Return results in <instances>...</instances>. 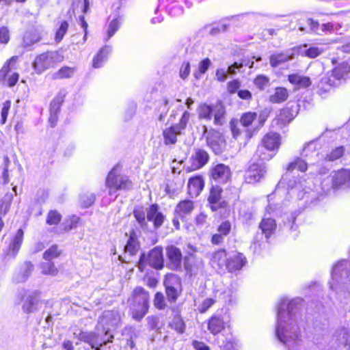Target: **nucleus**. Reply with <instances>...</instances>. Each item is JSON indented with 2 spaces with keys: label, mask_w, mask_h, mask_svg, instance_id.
Returning a JSON list of instances; mask_svg holds the SVG:
<instances>
[{
  "label": "nucleus",
  "mask_w": 350,
  "mask_h": 350,
  "mask_svg": "<svg viewBox=\"0 0 350 350\" xmlns=\"http://www.w3.org/2000/svg\"><path fill=\"white\" fill-rule=\"evenodd\" d=\"M303 300L297 298L291 301L283 299L278 307V323L275 334L278 339L286 346L288 350L298 348L303 345L296 312Z\"/></svg>",
  "instance_id": "1"
},
{
  "label": "nucleus",
  "mask_w": 350,
  "mask_h": 350,
  "mask_svg": "<svg viewBox=\"0 0 350 350\" xmlns=\"http://www.w3.org/2000/svg\"><path fill=\"white\" fill-rule=\"evenodd\" d=\"M288 193L298 200H304L306 204H313L321 200L327 194L329 189L323 188L320 192L313 183L302 178L290 181L288 184Z\"/></svg>",
  "instance_id": "2"
},
{
  "label": "nucleus",
  "mask_w": 350,
  "mask_h": 350,
  "mask_svg": "<svg viewBox=\"0 0 350 350\" xmlns=\"http://www.w3.org/2000/svg\"><path fill=\"white\" fill-rule=\"evenodd\" d=\"M329 286L339 297H345L346 293L350 291V263L349 261L342 260L334 266Z\"/></svg>",
  "instance_id": "3"
},
{
  "label": "nucleus",
  "mask_w": 350,
  "mask_h": 350,
  "mask_svg": "<svg viewBox=\"0 0 350 350\" xmlns=\"http://www.w3.org/2000/svg\"><path fill=\"white\" fill-rule=\"evenodd\" d=\"M116 165L109 172L106 178L105 186L109 189V196L117 197L118 190H130L133 189V183L129 177L118 174Z\"/></svg>",
  "instance_id": "4"
},
{
  "label": "nucleus",
  "mask_w": 350,
  "mask_h": 350,
  "mask_svg": "<svg viewBox=\"0 0 350 350\" xmlns=\"http://www.w3.org/2000/svg\"><path fill=\"white\" fill-rule=\"evenodd\" d=\"M349 74L350 66L347 62H343L332 70L330 77L321 78L319 88L325 92H328L332 88L338 85L342 79H347Z\"/></svg>",
  "instance_id": "5"
},
{
  "label": "nucleus",
  "mask_w": 350,
  "mask_h": 350,
  "mask_svg": "<svg viewBox=\"0 0 350 350\" xmlns=\"http://www.w3.org/2000/svg\"><path fill=\"white\" fill-rule=\"evenodd\" d=\"M64 57L57 51H48L38 55L33 63V67L38 73L54 66L57 63L62 62Z\"/></svg>",
  "instance_id": "6"
},
{
  "label": "nucleus",
  "mask_w": 350,
  "mask_h": 350,
  "mask_svg": "<svg viewBox=\"0 0 350 350\" xmlns=\"http://www.w3.org/2000/svg\"><path fill=\"white\" fill-rule=\"evenodd\" d=\"M146 263L156 269L163 268L164 260L161 247L157 246L154 247L149 252L147 256L144 254L141 255L138 262V267L142 271H143L144 265Z\"/></svg>",
  "instance_id": "7"
},
{
  "label": "nucleus",
  "mask_w": 350,
  "mask_h": 350,
  "mask_svg": "<svg viewBox=\"0 0 350 350\" xmlns=\"http://www.w3.org/2000/svg\"><path fill=\"white\" fill-rule=\"evenodd\" d=\"M202 137L206 139V144L216 154L222 152L224 139L221 134L214 129L208 130L206 126L202 127Z\"/></svg>",
  "instance_id": "8"
},
{
  "label": "nucleus",
  "mask_w": 350,
  "mask_h": 350,
  "mask_svg": "<svg viewBox=\"0 0 350 350\" xmlns=\"http://www.w3.org/2000/svg\"><path fill=\"white\" fill-rule=\"evenodd\" d=\"M209 161L208 152L202 148H196L189 157L187 170L189 172L195 171L203 167Z\"/></svg>",
  "instance_id": "9"
},
{
  "label": "nucleus",
  "mask_w": 350,
  "mask_h": 350,
  "mask_svg": "<svg viewBox=\"0 0 350 350\" xmlns=\"http://www.w3.org/2000/svg\"><path fill=\"white\" fill-rule=\"evenodd\" d=\"M167 262L166 267L171 270L177 271L181 269L183 260L180 250L174 245L166 247Z\"/></svg>",
  "instance_id": "10"
},
{
  "label": "nucleus",
  "mask_w": 350,
  "mask_h": 350,
  "mask_svg": "<svg viewBox=\"0 0 350 350\" xmlns=\"http://www.w3.org/2000/svg\"><path fill=\"white\" fill-rule=\"evenodd\" d=\"M120 320V314L118 310H106L99 317L98 323L102 325L104 329H106L105 335H107L110 327L118 326Z\"/></svg>",
  "instance_id": "11"
},
{
  "label": "nucleus",
  "mask_w": 350,
  "mask_h": 350,
  "mask_svg": "<svg viewBox=\"0 0 350 350\" xmlns=\"http://www.w3.org/2000/svg\"><path fill=\"white\" fill-rule=\"evenodd\" d=\"M113 338L112 335H110L109 338L107 340L103 339L95 332H81L79 335V339L81 341L88 343L91 345L92 348L99 350V347L105 345L107 342H111V339Z\"/></svg>",
  "instance_id": "12"
},
{
  "label": "nucleus",
  "mask_w": 350,
  "mask_h": 350,
  "mask_svg": "<svg viewBox=\"0 0 350 350\" xmlns=\"http://www.w3.org/2000/svg\"><path fill=\"white\" fill-rule=\"evenodd\" d=\"M267 170L263 163H253L245 174V180L250 184L259 182L265 176Z\"/></svg>",
  "instance_id": "13"
},
{
  "label": "nucleus",
  "mask_w": 350,
  "mask_h": 350,
  "mask_svg": "<svg viewBox=\"0 0 350 350\" xmlns=\"http://www.w3.org/2000/svg\"><path fill=\"white\" fill-rule=\"evenodd\" d=\"M41 304L40 293L33 291L29 293L25 298L22 306L24 312L29 314L38 310Z\"/></svg>",
  "instance_id": "14"
},
{
  "label": "nucleus",
  "mask_w": 350,
  "mask_h": 350,
  "mask_svg": "<svg viewBox=\"0 0 350 350\" xmlns=\"http://www.w3.org/2000/svg\"><path fill=\"white\" fill-rule=\"evenodd\" d=\"M211 265L217 272H223L227 269L228 257L225 250H219L214 252L211 258Z\"/></svg>",
  "instance_id": "15"
},
{
  "label": "nucleus",
  "mask_w": 350,
  "mask_h": 350,
  "mask_svg": "<svg viewBox=\"0 0 350 350\" xmlns=\"http://www.w3.org/2000/svg\"><path fill=\"white\" fill-rule=\"evenodd\" d=\"M296 57L295 48L284 52L275 53L270 55L269 64L272 68H276L283 63L293 59Z\"/></svg>",
  "instance_id": "16"
},
{
  "label": "nucleus",
  "mask_w": 350,
  "mask_h": 350,
  "mask_svg": "<svg viewBox=\"0 0 350 350\" xmlns=\"http://www.w3.org/2000/svg\"><path fill=\"white\" fill-rule=\"evenodd\" d=\"M231 175L228 166L224 164H217L211 170V176L213 180L219 183H226Z\"/></svg>",
  "instance_id": "17"
},
{
  "label": "nucleus",
  "mask_w": 350,
  "mask_h": 350,
  "mask_svg": "<svg viewBox=\"0 0 350 350\" xmlns=\"http://www.w3.org/2000/svg\"><path fill=\"white\" fill-rule=\"evenodd\" d=\"M247 263L245 256L239 252H234L228 256L227 270L234 272L241 270Z\"/></svg>",
  "instance_id": "18"
},
{
  "label": "nucleus",
  "mask_w": 350,
  "mask_h": 350,
  "mask_svg": "<svg viewBox=\"0 0 350 350\" xmlns=\"http://www.w3.org/2000/svg\"><path fill=\"white\" fill-rule=\"evenodd\" d=\"M332 340L336 347H345L350 349V332L348 329L342 327L336 330L333 335Z\"/></svg>",
  "instance_id": "19"
},
{
  "label": "nucleus",
  "mask_w": 350,
  "mask_h": 350,
  "mask_svg": "<svg viewBox=\"0 0 350 350\" xmlns=\"http://www.w3.org/2000/svg\"><path fill=\"white\" fill-rule=\"evenodd\" d=\"M185 269L190 275H196L203 269V262L200 258L194 255H189L184 259Z\"/></svg>",
  "instance_id": "20"
},
{
  "label": "nucleus",
  "mask_w": 350,
  "mask_h": 350,
  "mask_svg": "<svg viewBox=\"0 0 350 350\" xmlns=\"http://www.w3.org/2000/svg\"><path fill=\"white\" fill-rule=\"evenodd\" d=\"M332 187H340L342 185H347L350 183V170L342 168L332 173Z\"/></svg>",
  "instance_id": "21"
},
{
  "label": "nucleus",
  "mask_w": 350,
  "mask_h": 350,
  "mask_svg": "<svg viewBox=\"0 0 350 350\" xmlns=\"http://www.w3.org/2000/svg\"><path fill=\"white\" fill-rule=\"evenodd\" d=\"M226 325L224 317L219 314L212 315L207 320V329L213 335L220 333L225 328Z\"/></svg>",
  "instance_id": "22"
},
{
  "label": "nucleus",
  "mask_w": 350,
  "mask_h": 350,
  "mask_svg": "<svg viewBox=\"0 0 350 350\" xmlns=\"http://www.w3.org/2000/svg\"><path fill=\"white\" fill-rule=\"evenodd\" d=\"M147 220L153 222L155 228H160L165 220L163 214L159 211V206L157 204L150 205L146 209Z\"/></svg>",
  "instance_id": "23"
},
{
  "label": "nucleus",
  "mask_w": 350,
  "mask_h": 350,
  "mask_svg": "<svg viewBox=\"0 0 350 350\" xmlns=\"http://www.w3.org/2000/svg\"><path fill=\"white\" fill-rule=\"evenodd\" d=\"M221 192L222 189L219 186H213L210 191L208 201L213 211H217L225 206V202L221 200Z\"/></svg>",
  "instance_id": "24"
},
{
  "label": "nucleus",
  "mask_w": 350,
  "mask_h": 350,
  "mask_svg": "<svg viewBox=\"0 0 350 350\" xmlns=\"http://www.w3.org/2000/svg\"><path fill=\"white\" fill-rule=\"evenodd\" d=\"M150 295L148 291L142 287H136L133 290L131 297L128 299V304H149Z\"/></svg>",
  "instance_id": "25"
},
{
  "label": "nucleus",
  "mask_w": 350,
  "mask_h": 350,
  "mask_svg": "<svg viewBox=\"0 0 350 350\" xmlns=\"http://www.w3.org/2000/svg\"><path fill=\"white\" fill-rule=\"evenodd\" d=\"M194 208L193 201L185 200L180 201L174 208V213L177 217L183 219L189 215Z\"/></svg>",
  "instance_id": "26"
},
{
  "label": "nucleus",
  "mask_w": 350,
  "mask_h": 350,
  "mask_svg": "<svg viewBox=\"0 0 350 350\" xmlns=\"http://www.w3.org/2000/svg\"><path fill=\"white\" fill-rule=\"evenodd\" d=\"M256 113L247 112L243 114L239 121L245 128V136L247 139H250L254 135V131L249 129L248 126L252 125L253 122L256 119Z\"/></svg>",
  "instance_id": "27"
},
{
  "label": "nucleus",
  "mask_w": 350,
  "mask_h": 350,
  "mask_svg": "<svg viewBox=\"0 0 350 350\" xmlns=\"http://www.w3.org/2000/svg\"><path fill=\"white\" fill-rule=\"evenodd\" d=\"M129 306L132 318L138 322L143 319L149 308V304H130Z\"/></svg>",
  "instance_id": "28"
},
{
  "label": "nucleus",
  "mask_w": 350,
  "mask_h": 350,
  "mask_svg": "<svg viewBox=\"0 0 350 350\" xmlns=\"http://www.w3.org/2000/svg\"><path fill=\"white\" fill-rule=\"evenodd\" d=\"M204 186V180L201 176L189 178L188 182V193L191 197H197Z\"/></svg>",
  "instance_id": "29"
},
{
  "label": "nucleus",
  "mask_w": 350,
  "mask_h": 350,
  "mask_svg": "<svg viewBox=\"0 0 350 350\" xmlns=\"http://www.w3.org/2000/svg\"><path fill=\"white\" fill-rule=\"evenodd\" d=\"M261 144L271 151L278 149L280 145V135L276 133H269L262 138Z\"/></svg>",
  "instance_id": "30"
},
{
  "label": "nucleus",
  "mask_w": 350,
  "mask_h": 350,
  "mask_svg": "<svg viewBox=\"0 0 350 350\" xmlns=\"http://www.w3.org/2000/svg\"><path fill=\"white\" fill-rule=\"evenodd\" d=\"M33 269V265L30 262H25L21 267L19 271L14 275V281L16 283H21L25 282L30 276Z\"/></svg>",
  "instance_id": "31"
},
{
  "label": "nucleus",
  "mask_w": 350,
  "mask_h": 350,
  "mask_svg": "<svg viewBox=\"0 0 350 350\" xmlns=\"http://www.w3.org/2000/svg\"><path fill=\"white\" fill-rule=\"evenodd\" d=\"M111 53V47L106 45L101 48L92 60V66L94 68H98L103 66L104 62L107 60L108 55Z\"/></svg>",
  "instance_id": "32"
},
{
  "label": "nucleus",
  "mask_w": 350,
  "mask_h": 350,
  "mask_svg": "<svg viewBox=\"0 0 350 350\" xmlns=\"http://www.w3.org/2000/svg\"><path fill=\"white\" fill-rule=\"evenodd\" d=\"M23 230L22 229H18L12 240L11 243L9 245L10 252L8 254L12 255L13 258H15L16 254H18L21 245L22 244L23 240Z\"/></svg>",
  "instance_id": "33"
},
{
  "label": "nucleus",
  "mask_w": 350,
  "mask_h": 350,
  "mask_svg": "<svg viewBox=\"0 0 350 350\" xmlns=\"http://www.w3.org/2000/svg\"><path fill=\"white\" fill-rule=\"evenodd\" d=\"M306 46L307 45L305 44L303 47L295 48V50L296 51V56L301 55L310 58H315L321 55L323 51L322 48H319L318 46H310L308 49H306Z\"/></svg>",
  "instance_id": "34"
},
{
  "label": "nucleus",
  "mask_w": 350,
  "mask_h": 350,
  "mask_svg": "<svg viewBox=\"0 0 350 350\" xmlns=\"http://www.w3.org/2000/svg\"><path fill=\"white\" fill-rule=\"evenodd\" d=\"M180 134L181 131L175 126L165 129L163 133L165 144H175L177 141V135Z\"/></svg>",
  "instance_id": "35"
},
{
  "label": "nucleus",
  "mask_w": 350,
  "mask_h": 350,
  "mask_svg": "<svg viewBox=\"0 0 350 350\" xmlns=\"http://www.w3.org/2000/svg\"><path fill=\"white\" fill-rule=\"evenodd\" d=\"M140 247L139 243L134 232H131L130 237L124 247V252L131 256H134L139 251Z\"/></svg>",
  "instance_id": "36"
},
{
  "label": "nucleus",
  "mask_w": 350,
  "mask_h": 350,
  "mask_svg": "<svg viewBox=\"0 0 350 350\" xmlns=\"http://www.w3.org/2000/svg\"><path fill=\"white\" fill-rule=\"evenodd\" d=\"M214 124L216 125H222L224 122L226 110L224 105L221 102H217L213 105Z\"/></svg>",
  "instance_id": "37"
},
{
  "label": "nucleus",
  "mask_w": 350,
  "mask_h": 350,
  "mask_svg": "<svg viewBox=\"0 0 350 350\" xmlns=\"http://www.w3.org/2000/svg\"><path fill=\"white\" fill-rule=\"evenodd\" d=\"M260 228L265 237L268 239L276 228L275 221L271 218L263 219L260 224Z\"/></svg>",
  "instance_id": "38"
},
{
  "label": "nucleus",
  "mask_w": 350,
  "mask_h": 350,
  "mask_svg": "<svg viewBox=\"0 0 350 350\" xmlns=\"http://www.w3.org/2000/svg\"><path fill=\"white\" fill-rule=\"evenodd\" d=\"M288 81L291 83L297 85L298 88H306L309 87L311 84L309 77L301 76L297 74L288 75Z\"/></svg>",
  "instance_id": "39"
},
{
  "label": "nucleus",
  "mask_w": 350,
  "mask_h": 350,
  "mask_svg": "<svg viewBox=\"0 0 350 350\" xmlns=\"http://www.w3.org/2000/svg\"><path fill=\"white\" fill-rule=\"evenodd\" d=\"M319 153L316 150L314 142H310L303 148L301 154L302 158H304L307 162H312L313 158L317 157Z\"/></svg>",
  "instance_id": "40"
},
{
  "label": "nucleus",
  "mask_w": 350,
  "mask_h": 350,
  "mask_svg": "<svg viewBox=\"0 0 350 350\" xmlns=\"http://www.w3.org/2000/svg\"><path fill=\"white\" fill-rule=\"evenodd\" d=\"M308 162L301 158H296L293 161L288 163L286 167V170L292 172L295 169H297L301 172H304L307 170Z\"/></svg>",
  "instance_id": "41"
},
{
  "label": "nucleus",
  "mask_w": 350,
  "mask_h": 350,
  "mask_svg": "<svg viewBox=\"0 0 350 350\" xmlns=\"http://www.w3.org/2000/svg\"><path fill=\"white\" fill-rule=\"evenodd\" d=\"M288 97V91L284 88H277L273 95L270 96V100L274 103L285 101Z\"/></svg>",
  "instance_id": "42"
},
{
  "label": "nucleus",
  "mask_w": 350,
  "mask_h": 350,
  "mask_svg": "<svg viewBox=\"0 0 350 350\" xmlns=\"http://www.w3.org/2000/svg\"><path fill=\"white\" fill-rule=\"evenodd\" d=\"M165 288H180L181 282L180 278L174 273H168L164 279Z\"/></svg>",
  "instance_id": "43"
},
{
  "label": "nucleus",
  "mask_w": 350,
  "mask_h": 350,
  "mask_svg": "<svg viewBox=\"0 0 350 350\" xmlns=\"http://www.w3.org/2000/svg\"><path fill=\"white\" fill-rule=\"evenodd\" d=\"M213 112V105L207 104H201L198 108V116L200 119L211 120L212 119Z\"/></svg>",
  "instance_id": "44"
},
{
  "label": "nucleus",
  "mask_w": 350,
  "mask_h": 350,
  "mask_svg": "<svg viewBox=\"0 0 350 350\" xmlns=\"http://www.w3.org/2000/svg\"><path fill=\"white\" fill-rule=\"evenodd\" d=\"M256 155L260 161H269L272 159L274 156V154L271 150H268V148L265 147V146L260 144L256 151Z\"/></svg>",
  "instance_id": "45"
},
{
  "label": "nucleus",
  "mask_w": 350,
  "mask_h": 350,
  "mask_svg": "<svg viewBox=\"0 0 350 350\" xmlns=\"http://www.w3.org/2000/svg\"><path fill=\"white\" fill-rule=\"evenodd\" d=\"M75 72V68L64 66L53 75V78L56 79L70 78L73 76Z\"/></svg>",
  "instance_id": "46"
},
{
  "label": "nucleus",
  "mask_w": 350,
  "mask_h": 350,
  "mask_svg": "<svg viewBox=\"0 0 350 350\" xmlns=\"http://www.w3.org/2000/svg\"><path fill=\"white\" fill-rule=\"evenodd\" d=\"M42 273L55 276L58 273V269L55 267L54 263L50 260L40 264Z\"/></svg>",
  "instance_id": "47"
},
{
  "label": "nucleus",
  "mask_w": 350,
  "mask_h": 350,
  "mask_svg": "<svg viewBox=\"0 0 350 350\" xmlns=\"http://www.w3.org/2000/svg\"><path fill=\"white\" fill-rule=\"evenodd\" d=\"M230 124L232 136L235 139H237L243 133H245L244 126L237 120H231Z\"/></svg>",
  "instance_id": "48"
},
{
  "label": "nucleus",
  "mask_w": 350,
  "mask_h": 350,
  "mask_svg": "<svg viewBox=\"0 0 350 350\" xmlns=\"http://www.w3.org/2000/svg\"><path fill=\"white\" fill-rule=\"evenodd\" d=\"M170 326L172 329H175L177 332L183 334L185 331V323L180 315L174 317Z\"/></svg>",
  "instance_id": "49"
},
{
  "label": "nucleus",
  "mask_w": 350,
  "mask_h": 350,
  "mask_svg": "<svg viewBox=\"0 0 350 350\" xmlns=\"http://www.w3.org/2000/svg\"><path fill=\"white\" fill-rule=\"evenodd\" d=\"M254 84L256 88L262 91L269 86V78L263 75H258L254 80Z\"/></svg>",
  "instance_id": "50"
},
{
  "label": "nucleus",
  "mask_w": 350,
  "mask_h": 350,
  "mask_svg": "<svg viewBox=\"0 0 350 350\" xmlns=\"http://www.w3.org/2000/svg\"><path fill=\"white\" fill-rule=\"evenodd\" d=\"M211 64V62L208 58L202 60L198 64V70L193 73L195 78L197 79H200L207 71Z\"/></svg>",
  "instance_id": "51"
},
{
  "label": "nucleus",
  "mask_w": 350,
  "mask_h": 350,
  "mask_svg": "<svg viewBox=\"0 0 350 350\" xmlns=\"http://www.w3.org/2000/svg\"><path fill=\"white\" fill-rule=\"evenodd\" d=\"M239 347V340L233 336L227 338L220 345L221 350H237Z\"/></svg>",
  "instance_id": "52"
},
{
  "label": "nucleus",
  "mask_w": 350,
  "mask_h": 350,
  "mask_svg": "<svg viewBox=\"0 0 350 350\" xmlns=\"http://www.w3.org/2000/svg\"><path fill=\"white\" fill-rule=\"evenodd\" d=\"M345 151V149L344 146L337 147L326 155L325 160L329 161H336L344 155Z\"/></svg>",
  "instance_id": "53"
},
{
  "label": "nucleus",
  "mask_w": 350,
  "mask_h": 350,
  "mask_svg": "<svg viewBox=\"0 0 350 350\" xmlns=\"http://www.w3.org/2000/svg\"><path fill=\"white\" fill-rule=\"evenodd\" d=\"M40 40L39 35L36 32H27L23 38V44L25 46H30Z\"/></svg>",
  "instance_id": "54"
},
{
  "label": "nucleus",
  "mask_w": 350,
  "mask_h": 350,
  "mask_svg": "<svg viewBox=\"0 0 350 350\" xmlns=\"http://www.w3.org/2000/svg\"><path fill=\"white\" fill-rule=\"evenodd\" d=\"M133 215L142 227L147 226V213H146L142 208H139L135 209Z\"/></svg>",
  "instance_id": "55"
},
{
  "label": "nucleus",
  "mask_w": 350,
  "mask_h": 350,
  "mask_svg": "<svg viewBox=\"0 0 350 350\" xmlns=\"http://www.w3.org/2000/svg\"><path fill=\"white\" fill-rule=\"evenodd\" d=\"M176 1L178 0H172V2L167 5V11L172 16H178L183 13V8L180 5L174 3Z\"/></svg>",
  "instance_id": "56"
},
{
  "label": "nucleus",
  "mask_w": 350,
  "mask_h": 350,
  "mask_svg": "<svg viewBox=\"0 0 350 350\" xmlns=\"http://www.w3.org/2000/svg\"><path fill=\"white\" fill-rule=\"evenodd\" d=\"M64 98V94L59 93L51 103L50 111L59 113Z\"/></svg>",
  "instance_id": "57"
},
{
  "label": "nucleus",
  "mask_w": 350,
  "mask_h": 350,
  "mask_svg": "<svg viewBox=\"0 0 350 350\" xmlns=\"http://www.w3.org/2000/svg\"><path fill=\"white\" fill-rule=\"evenodd\" d=\"M61 252L58 250L57 245H52L43 254V258L46 260H50L53 258H57L60 255Z\"/></svg>",
  "instance_id": "58"
},
{
  "label": "nucleus",
  "mask_w": 350,
  "mask_h": 350,
  "mask_svg": "<svg viewBox=\"0 0 350 350\" xmlns=\"http://www.w3.org/2000/svg\"><path fill=\"white\" fill-rule=\"evenodd\" d=\"M61 219L62 215L57 211H50L47 215L46 223L49 225H56Z\"/></svg>",
  "instance_id": "59"
},
{
  "label": "nucleus",
  "mask_w": 350,
  "mask_h": 350,
  "mask_svg": "<svg viewBox=\"0 0 350 350\" xmlns=\"http://www.w3.org/2000/svg\"><path fill=\"white\" fill-rule=\"evenodd\" d=\"M68 23L66 21L61 23L59 27L56 31L55 38L56 42H59L63 39L68 29Z\"/></svg>",
  "instance_id": "60"
},
{
  "label": "nucleus",
  "mask_w": 350,
  "mask_h": 350,
  "mask_svg": "<svg viewBox=\"0 0 350 350\" xmlns=\"http://www.w3.org/2000/svg\"><path fill=\"white\" fill-rule=\"evenodd\" d=\"M293 118L291 109L289 108H285L280 111L278 116V120L285 124L290 122Z\"/></svg>",
  "instance_id": "61"
},
{
  "label": "nucleus",
  "mask_w": 350,
  "mask_h": 350,
  "mask_svg": "<svg viewBox=\"0 0 350 350\" xmlns=\"http://www.w3.org/2000/svg\"><path fill=\"white\" fill-rule=\"evenodd\" d=\"M120 23L117 18L112 20L108 27L107 30V36L105 38V41H107L111 37H112L114 33L118 31L119 29Z\"/></svg>",
  "instance_id": "62"
},
{
  "label": "nucleus",
  "mask_w": 350,
  "mask_h": 350,
  "mask_svg": "<svg viewBox=\"0 0 350 350\" xmlns=\"http://www.w3.org/2000/svg\"><path fill=\"white\" fill-rule=\"evenodd\" d=\"M81 203L84 207L90 206L95 200V196L93 193H85L80 196Z\"/></svg>",
  "instance_id": "63"
},
{
  "label": "nucleus",
  "mask_w": 350,
  "mask_h": 350,
  "mask_svg": "<svg viewBox=\"0 0 350 350\" xmlns=\"http://www.w3.org/2000/svg\"><path fill=\"white\" fill-rule=\"evenodd\" d=\"M215 300L213 298L205 299L198 307V310L200 313L206 312L214 304Z\"/></svg>",
  "instance_id": "64"
}]
</instances>
